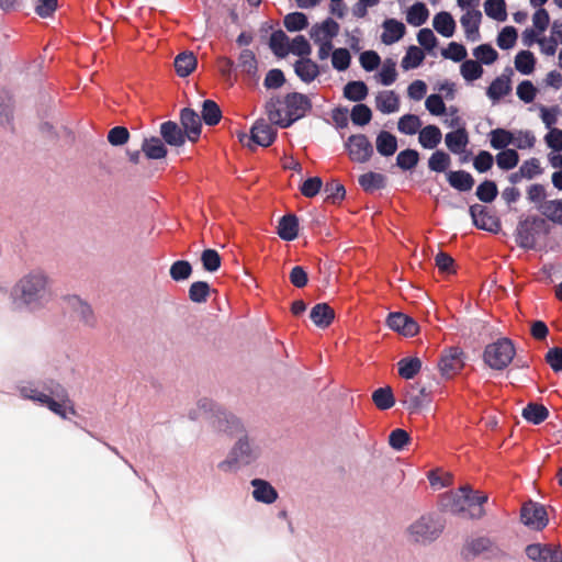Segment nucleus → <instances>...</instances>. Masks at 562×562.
I'll use <instances>...</instances> for the list:
<instances>
[{
	"mask_svg": "<svg viewBox=\"0 0 562 562\" xmlns=\"http://www.w3.org/2000/svg\"><path fill=\"white\" fill-rule=\"evenodd\" d=\"M512 91L510 78L507 76L496 77L486 90V95L493 104L497 103L502 98Z\"/></svg>",
	"mask_w": 562,
	"mask_h": 562,
	"instance_id": "obj_23",
	"label": "nucleus"
},
{
	"mask_svg": "<svg viewBox=\"0 0 562 562\" xmlns=\"http://www.w3.org/2000/svg\"><path fill=\"white\" fill-rule=\"evenodd\" d=\"M269 46L276 56L283 58L290 53V40L283 31L271 34Z\"/></svg>",
	"mask_w": 562,
	"mask_h": 562,
	"instance_id": "obj_38",
	"label": "nucleus"
},
{
	"mask_svg": "<svg viewBox=\"0 0 562 562\" xmlns=\"http://www.w3.org/2000/svg\"><path fill=\"white\" fill-rule=\"evenodd\" d=\"M382 29L381 42L385 45H392L398 42L406 32L404 23L396 19L384 20Z\"/></svg>",
	"mask_w": 562,
	"mask_h": 562,
	"instance_id": "obj_18",
	"label": "nucleus"
},
{
	"mask_svg": "<svg viewBox=\"0 0 562 562\" xmlns=\"http://www.w3.org/2000/svg\"><path fill=\"white\" fill-rule=\"evenodd\" d=\"M434 29L445 37H451L456 31V22L449 12L441 11L432 19Z\"/></svg>",
	"mask_w": 562,
	"mask_h": 562,
	"instance_id": "obj_30",
	"label": "nucleus"
},
{
	"mask_svg": "<svg viewBox=\"0 0 562 562\" xmlns=\"http://www.w3.org/2000/svg\"><path fill=\"white\" fill-rule=\"evenodd\" d=\"M482 20V13L479 10H467L461 16L460 23L464 30L467 40L476 42L480 40V23Z\"/></svg>",
	"mask_w": 562,
	"mask_h": 562,
	"instance_id": "obj_15",
	"label": "nucleus"
},
{
	"mask_svg": "<svg viewBox=\"0 0 562 562\" xmlns=\"http://www.w3.org/2000/svg\"><path fill=\"white\" fill-rule=\"evenodd\" d=\"M463 487L467 495L468 518L479 519L483 517L485 514L483 504L487 502V495L479 492L473 493L470 486Z\"/></svg>",
	"mask_w": 562,
	"mask_h": 562,
	"instance_id": "obj_20",
	"label": "nucleus"
},
{
	"mask_svg": "<svg viewBox=\"0 0 562 562\" xmlns=\"http://www.w3.org/2000/svg\"><path fill=\"white\" fill-rule=\"evenodd\" d=\"M350 117L355 125L363 126L371 121L372 112L368 105L360 103L352 108Z\"/></svg>",
	"mask_w": 562,
	"mask_h": 562,
	"instance_id": "obj_60",
	"label": "nucleus"
},
{
	"mask_svg": "<svg viewBox=\"0 0 562 562\" xmlns=\"http://www.w3.org/2000/svg\"><path fill=\"white\" fill-rule=\"evenodd\" d=\"M299 222L295 215L283 216L278 225V235L283 240H293L297 237Z\"/></svg>",
	"mask_w": 562,
	"mask_h": 562,
	"instance_id": "obj_34",
	"label": "nucleus"
},
{
	"mask_svg": "<svg viewBox=\"0 0 562 562\" xmlns=\"http://www.w3.org/2000/svg\"><path fill=\"white\" fill-rule=\"evenodd\" d=\"M376 150L381 156H392L397 149V139L390 132L382 131L375 139Z\"/></svg>",
	"mask_w": 562,
	"mask_h": 562,
	"instance_id": "obj_33",
	"label": "nucleus"
},
{
	"mask_svg": "<svg viewBox=\"0 0 562 562\" xmlns=\"http://www.w3.org/2000/svg\"><path fill=\"white\" fill-rule=\"evenodd\" d=\"M277 132L272 125L265 120H258L251 127V139L260 146H269L272 144Z\"/></svg>",
	"mask_w": 562,
	"mask_h": 562,
	"instance_id": "obj_19",
	"label": "nucleus"
},
{
	"mask_svg": "<svg viewBox=\"0 0 562 562\" xmlns=\"http://www.w3.org/2000/svg\"><path fill=\"white\" fill-rule=\"evenodd\" d=\"M310 317L317 327L325 328L334 321L335 313L328 304L318 303L312 308Z\"/></svg>",
	"mask_w": 562,
	"mask_h": 562,
	"instance_id": "obj_27",
	"label": "nucleus"
},
{
	"mask_svg": "<svg viewBox=\"0 0 562 562\" xmlns=\"http://www.w3.org/2000/svg\"><path fill=\"white\" fill-rule=\"evenodd\" d=\"M514 356L515 347L507 338L487 345L484 350V361L495 370L505 369L512 362Z\"/></svg>",
	"mask_w": 562,
	"mask_h": 562,
	"instance_id": "obj_6",
	"label": "nucleus"
},
{
	"mask_svg": "<svg viewBox=\"0 0 562 562\" xmlns=\"http://www.w3.org/2000/svg\"><path fill=\"white\" fill-rule=\"evenodd\" d=\"M490 144L493 149L505 150L514 142V132L505 128L492 130L488 134Z\"/></svg>",
	"mask_w": 562,
	"mask_h": 562,
	"instance_id": "obj_32",
	"label": "nucleus"
},
{
	"mask_svg": "<svg viewBox=\"0 0 562 562\" xmlns=\"http://www.w3.org/2000/svg\"><path fill=\"white\" fill-rule=\"evenodd\" d=\"M378 78L383 86L394 83L397 78L396 63L392 59H386L378 74Z\"/></svg>",
	"mask_w": 562,
	"mask_h": 562,
	"instance_id": "obj_56",
	"label": "nucleus"
},
{
	"mask_svg": "<svg viewBox=\"0 0 562 562\" xmlns=\"http://www.w3.org/2000/svg\"><path fill=\"white\" fill-rule=\"evenodd\" d=\"M464 487H460L457 492L450 493L446 497V503L443 506L452 514L461 515L462 517L468 518V506H467V495Z\"/></svg>",
	"mask_w": 562,
	"mask_h": 562,
	"instance_id": "obj_22",
	"label": "nucleus"
},
{
	"mask_svg": "<svg viewBox=\"0 0 562 562\" xmlns=\"http://www.w3.org/2000/svg\"><path fill=\"white\" fill-rule=\"evenodd\" d=\"M470 215L473 224L480 229L495 232L498 228L496 218L488 214L486 209L480 204L470 206Z\"/></svg>",
	"mask_w": 562,
	"mask_h": 562,
	"instance_id": "obj_17",
	"label": "nucleus"
},
{
	"mask_svg": "<svg viewBox=\"0 0 562 562\" xmlns=\"http://www.w3.org/2000/svg\"><path fill=\"white\" fill-rule=\"evenodd\" d=\"M351 55L347 48H336L331 53V66L337 71H345L349 68Z\"/></svg>",
	"mask_w": 562,
	"mask_h": 562,
	"instance_id": "obj_54",
	"label": "nucleus"
},
{
	"mask_svg": "<svg viewBox=\"0 0 562 562\" xmlns=\"http://www.w3.org/2000/svg\"><path fill=\"white\" fill-rule=\"evenodd\" d=\"M536 59L531 52L521 50L515 57V68L521 75H530L535 70Z\"/></svg>",
	"mask_w": 562,
	"mask_h": 562,
	"instance_id": "obj_44",
	"label": "nucleus"
},
{
	"mask_svg": "<svg viewBox=\"0 0 562 562\" xmlns=\"http://www.w3.org/2000/svg\"><path fill=\"white\" fill-rule=\"evenodd\" d=\"M428 16L427 7L423 2H416L408 9L406 20L413 26H420L427 21Z\"/></svg>",
	"mask_w": 562,
	"mask_h": 562,
	"instance_id": "obj_41",
	"label": "nucleus"
},
{
	"mask_svg": "<svg viewBox=\"0 0 562 562\" xmlns=\"http://www.w3.org/2000/svg\"><path fill=\"white\" fill-rule=\"evenodd\" d=\"M441 139V131L436 125H427L419 131V144L426 149L436 148L440 144Z\"/></svg>",
	"mask_w": 562,
	"mask_h": 562,
	"instance_id": "obj_31",
	"label": "nucleus"
},
{
	"mask_svg": "<svg viewBox=\"0 0 562 562\" xmlns=\"http://www.w3.org/2000/svg\"><path fill=\"white\" fill-rule=\"evenodd\" d=\"M386 324L391 329L407 337L415 336L419 330L418 324L412 317L400 312L391 313Z\"/></svg>",
	"mask_w": 562,
	"mask_h": 562,
	"instance_id": "obj_13",
	"label": "nucleus"
},
{
	"mask_svg": "<svg viewBox=\"0 0 562 562\" xmlns=\"http://www.w3.org/2000/svg\"><path fill=\"white\" fill-rule=\"evenodd\" d=\"M169 273L173 281H184L190 278L192 267L189 261L178 260L171 265Z\"/></svg>",
	"mask_w": 562,
	"mask_h": 562,
	"instance_id": "obj_53",
	"label": "nucleus"
},
{
	"mask_svg": "<svg viewBox=\"0 0 562 562\" xmlns=\"http://www.w3.org/2000/svg\"><path fill=\"white\" fill-rule=\"evenodd\" d=\"M450 164V156L442 150H436L428 159V168L435 172L446 171L449 168Z\"/></svg>",
	"mask_w": 562,
	"mask_h": 562,
	"instance_id": "obj_51",
	"label": "nucleus"
},
{
	"mask_svg": "<svg viewBox=\"0 0 562 562\" xmlns=\"http://www.w3.org/2000/svg\"><path fill=\"white\" fill-rule=\"evenodd\" d=\"M420 119L415 114H404L397 122V130L405 135H414L422 127Z\"/></svg>",
	"mask_w": 562,
	"mask_h": 562,
	"instance_id": "obj_43",
	"label": "nucleus"
},
{
	"mask_svg": "<svg viewBox=\"0 0 562 562\" xmlns=\"http://www.w3.org/2000/svg\"><path fill=\"white\" fill-rule=\"evenodd\" d=\"M538 211L549 221L562 225V199L548 200L538 205Z\"/></svg>",
	"mask_w": 562,
	"mask_h": 562,
	"instance_id": "obj_35",
	"label": "nucleus"
},
{
	"mask_svg": "<svg viewBox=\"0 0 562 562\" xmlns=\"http://www.w3.org/2000/svg\"><path fill=\"white\" fill-rule=\"evenodd\" d=\"M375 108L383 114L400 110V97L393 90H383L375 95Z\"/></svg>",
	"mask_w": 562,
	"mask_h": 562,
	"instance_id": "obj_21",
	"label": "nucleus"
},
{
	"mask_svg": "<svg viewBox=\"0 0 562 562\" xmlns=\"http://www.w3.org/2000/svg\"><path fill=\"white\" fill-rule=\"evenodd\" d=\"M372 400L379 409L385 411L391 408L395 401L391 387H380L372 394Z\"/></svg>",
	"mask_w": 562,
	"mask_h": 562,
	"instance_id": "obj_48",
	"label": "nucleus"
},
{
	"mask_svg": "<svg viewBox=\"0 0 562 562\" xmlns=\"http://www.w3.org/2000/svg\"><path fill=\"white\" fill-rule=\"evenodd\" d=\"M294 71L303 82L311 83L318 77L319 67L308 57L301 58L294 64Z\"/></svg>",
	"mask_w": 562,
	"mask_h": 562,
	"instance_id": "obj_25",
	"label": "nucleus"
},
{
	"mask_svg": "<svg viewBox=\"0 0 562 562\" xmlns=\"http://www.w3.org/2000/svg\"><path fill=\"white\" fill-rule=\"evenodd\" d=\"M445 143L451 153H463L469 144V136L465 128L461 127L453 132L447 133L445 136Z\"/></svg>",
	"mask_w": 562,
	"mask_h": 562,
	"instance_id": "obj_26",
	"label": "nucleus"
},
{
	"mask_svg": "<svg viewBox=\"0 0 562 562\" xmlns=\"http://www.w3.org/2000/svg\"><path fill=\"white\" fill-rule=\"evenodd\" d=\"M419 154L415 149L402 150L396 157V165L403 170H411L418 164Z\"/></svg>",
	"mask_w": 562,
	"mask_h": 562,
	"instance_id": "obj_59",
	"label": "nucleus"
},
{
	"mask_svg": "<svg viewBox=\"0 0 562 562\" xmlns=\"http://www.w3.org/2000/svg\"><path fill=\"white\" fill-rule=\"evenodd\" d=\"M52 279L40 267L26 271L11 290L13 304L31 312L44 308L52 299Z\"/></svg>",
	"mask_w": 562,
	"mask_h": 562,
	"instance_id": "obj_1",
	"label": "nucleus"
},
{
	"mask_svg": "<svg viewBox=\"0 0 562 562\" xmlns=\"http://www.w3.org/2000/svg\"><path fill=\"white\" fill-rule=\"evenodd\" d=\"M536 144V136L531 131H516L514 132L513 145L518 149H530Z\"/></svg>",
	"mask_w": 562,
	"mask_h": 562,
	"instance_id": "obj_64",
	"label": "nucleus"
},
{
	"mask_svg": "<svg viewBox=\"0 0 562 562\" xmlns=\"http://www.w3.org/2000/svg\"><path fill=\"white\" fill-rule=\"evenodd\" d=\"M222 117L220 106L212 100H205L202 105V119L206 125H216Z\"/></svg>",
	"mask_w": 562,
	"mask_h": 562,
	"instance_id": "obj_47",
	"label": "nucleus"
},
{
	"mask_svg": "<svg viewBox=\"0 0 562 562\" xmlns=\"http://www.w3.org/2000/svg\"><path fill=\"white\" fill-rule=\"evenodd\" d=\"M262 449L258 440L248 435L241 436L231 449L226 459L217 464L224 473L237 471L240 467L249 465L259 459Z\"/></svg>",
	"mask_w": 562,
	"mask_h": 562,
	"instance_id": "obj_5",
	"label": "nucleus"
},
{
	"mask_svg": "<svg viewBox=\"0 0 562 562\" xmlns=\"http://www.w3.org/2000/svg\"><path fill=\"white\" fill-rule=\"evenodd\" d=\"M290 53L302 58H307L312 53V48L308 41L303 35H297L290 42Z\"/></svg>",
	"mask_w": 562,
	"mask_h": 562,
	"instance_id": "obj_63",
	"label": "nucleus"
},
{
	"mask_svg": "<svg viewBox=\"0 0 562 562\" xmlns=\"http://www.w3.org/2000/svg\"><path fill=\"white\" fill-rule=\"evenodd\" d=\"M460 72L467 81H474L482 77L483 68L479 61L468 59L462 63Z\"/></svg>",
	"mask_w": 562,
	"mask_h": 562,
	"instance_id": "obj_55",
	"label": "nucleus"
},
{
	"mask_svg": "<svg viewBox=\"0 0 562 562\" xmlns=\"http://www.w3.org/2000/svg\"><path fill=\"white\" fill-rule=\"evenodd\" d=\"M345 147L349 158L355 162H367L373 155V146L363 134H356L348 137Z\"/></svg>",
	"mask_w": 562,
	"mask_h": 562,
	"instance_id": "obj_8",
	"label": "nucleus"
},
{
	"mask_svg": "<svg viewBox=\"0 0 562 562\" xmlns=\"http://www.w3.org/2000/svg\"><path fill=\"white\" fill-rule=\"evenodd\" d=\"M308 25L307 18L302 12L289 13L284 18V26L290 32H297L306 29Z\"/></svg>",
	"mask_w": 562,
	"mask_h": 562,
	"instance_id": "obj_57",
	"label": "nucleus"
},
{
	"mask_svg": "<svg viewBox=\"0 0 562 562\" xmlns=\"http://www.w3.org/2000/svg\"><path fill=\"white\" fill-rule=\"evenodd\" d=\"M448 182L449 184L462 192L470 191L474 184V179L471 173L459 170V171H450L448 173Z\"/></svg>",
	"mask_w": 562,
	"mask_h": 562,
	"instance_id": "obj_37",
	"label": "nucleus"
},
{
	"mask_svg": "<svg viewBox=\"0 0 562 562\" xmlns=\"http://www.w3.org/2000/svg\"><path fill=\"white\" fill-rule=\"evenodd\" d=\"M180 119L186 136L189 140L195 142L201 134V117L195 111L186 108L181 111Z\"/></svg>",
	"mask_w": 562,
	"mask_h": 562,
	"instance_id": "obj_16",
	"label": "nucleus"
},
{
	"mask_svg": "<svg viewBox=\"0 0 562 562\" xmlns=\"http://www.w3.org/2000/svg\"><path fill=\"white\" fill-rule=\"evenodd\" d=\"M484 10L487 16L503 22L507 18L506 4L504 0H486Z\"/></svg>",
	"mask_w": 562,
	"mask_h": 562,
	"instance_id": "obj_49",
	"label": "nucleus"
},
{
	"mask_svg": "<svg viewBox=\"0 0 562 562\" xmlns=\"http://www.w3.org/2000/svg\"><path fill=\"white\" fill-rule=\"evenodd\" d=\"M20 394L23 398L31 400L40 405L46 406L50 412L68 418V415H75V408L66 389L56 382H49L40 390L34 384H26L20 387Z\"/></svg>",
	"mask_w": 562,
	"mask_h": 562,
	"instance_id": "obj_3",
	"label": "nucleus"
},
{
	"mask_svg": "<svg viewBox=\"0 0 562 562\" xmlns=\"http://www.w3.org/2000/svg\"><path fill=\"white\" fill-rule=\"evenodd\" d=\"M554 546L532 543L527 546L526 554L532 561L553 562Z\"/></svg>",
	"mask_w": 562,
	"mask_h": 562,
	"instance_id": "obj_29",
	"label": "nucleus"
},
{
	"mask_svg": "<svg viewBox=\"0 0 562 562\" xmlns=\"http://www.w3.org/2000/svg\"><path fill=\"white\" fill-rule=\"evenodd\" d=\"M142 150L149 159H161L167 155V149L164 143L157 137L144 139Z\"/></svg>",
	"mask_w": 562,
	"mask_h": 562,
	"instance_id": "obj_39",
	"label": "nucleus"
},
{
	"mask_svg": "<svg viewBox=\"0 0 562 562\" xmlns=\"http://www.w3.org/2000/svg\"><path fill=\"white\" fill-rule=\"evenodd\" d=\"M189 417L192 420L206 418L218 431L227 432L229 435H236L244 430V426L239 418L226 412L209 398H201L196 403V407L189 412Z\"/></svg>",
	"mask_w": 562,
	"mask_h": 562,
	"instance_id": "obj_4",
	"label": "nucleus"
},
{
	"mask_svg": "<svg viewBox=\"0 0 562 562\" xmlns=\"http://www.w3.org/2000/svg\"><path fill=\"white\" fill-rule=\"evenodd\" d=\"M385 178L381 173L376 172H367L359 177V184L366 191H374L384 186Z\"/></svg>",
	"mask_w": 562,
	"mask_h": 562,
	"instance_id": "obj_52",
	"label": "nucleus"
},
{
	"mask_svg": "<svg viewBox=\"0 0 562 562\" xmlns=\"http://www.w3.org/2000/svg\"><path fill=\"white\" fill-rule=\"evenodd\" d=\"M250 485L252 487L251 495L258 503L271 505L279 497L277 490L266 480L254 479L250 481Z\"/></svg>",
	"mask_w": 562,
	"mask_h": 562,
	"instance_id": "obj_14",
	"label": "nucleus"
},
{
	"mask_svg": "<svg viewBox=\"0 0 562 562\" xmlns=\"http://www.w3.org/2000/svg\"><path fill=\"white\" fill-rule=\"evenodd\" d=\"M520 517L522 524L533 530H541L548 525L546 508L535 502H528L522 506Z\"/></svg>",
	"mask_w": 562,
	"mask_h": 562,
	"instance_id": "obj_9",
	"label": "nucleus"
},
{
	"mask_svg": "<svg viewBox=\"0 0 562 562\" xmlns=\"http://www.w3.org/2000/svg\"><path fill=\"white\" fill-rule=\"evenodd\" d=\"M439 370L446 378H451L457 374L464 366L463 352L457 348L451 347L441 356L439 361Z\"/></svg>",
	"mask_w": 562,
	"mask_h": 562,
	"instance_id": "obj_11",
	"label": "nucleus"
},
{
	"mask_svg": "<svg viewBox=\"0 0 562 562\" xmlns=\"http://www.w3.org/2000/svg\"><path fill=\"white\" fill-rule=\"evenodd\" d=\"M368 95V87L363 81H350L344 88V97L350 101L360 102Z\"/></svg>",
	"mask_w": 562,
	"mask_h": 562,
	"instance_id": "obj_40",
	"label": "nucleus"
},
{
	"mask_svg": "<svg viewBox=\"0 0 562 562\" xmlns=\"http://www.w3.org/2000/svg\"><path fill=\"white\" fill-rule=\"evenodd\" d=\"M473 55L484 65L493 64L498 57L497 52L488 44H482L475 47L473 49Z\"/></svg>",
	"mask_w": 562,
	"mask_h": 562,
	"instance_id": "obj_61",
	"label": "nucleus"
},
{
	"mask_svg": "<svg viewBox=\"0 0 562 562\" xmlns=\"http://www.w3.org/2000/svg\"><path fill=\"white\" fill-rule=\"evenodd\" d=\"M548 409L539 404H528L522 409V417L535 425L542 423L548 417Z\"/></svg>",
	"mask_w": 562,
	"mask_h": 562,
	"instance_id": "obj_46",
	"label": "nucleus"
},
{
	"mask_svg": "<svg viewBox=\"0 0 562 562\" xmlns=\"http://www.w3.org/2000/svg\"><path fill=\"white\" fill-rule=\"evenodd\" d=\"M339 24L331 18H327L321 23L314 24L310 30V36L314 44L331 43L338 35Z\"/></svg>",
	"mask_w": 562,
	"mask_h": 562,
	"instance_id": "obj_12",
	"label": "nucleus"
},
{
	"mask_svg": "<svg viewBox=\"0 0 562 562\" xmlns=\"http://www.w3.org/2000/svg\"><path fill=\"white\" fill-rule=\"evenodd\" d=\"M540 119L548 130L554 128L553 126L558 123L559 116L562 114V110L559 105L547 108L541 105L539 108Z\"/></svg>",
	"mask_w": 562,
	"mask_h": 562,
	"instance_id": "obj_58",
	"label": "nucleus"
},
{
	"mask_svg": "<svg viewBox=\"0 0 562 562\" xmlns=\"http://www.w3.org/2000/svg\"><path fill=\"white\" fill-rule=\"evenodd\" d=\"M311 109L310 98L299 92L288 93L283 99L271 98L266 104L270 122L282 128L304 117Z\"/></svg>",
	"mask_w": 562,
	"mask_h": 562,
	"instance_id": "obj_2",
	"label": "nucleus"
},
{
	"mask_svg": "<svg viewBox=\"0 0 562 562\" xmlns=\"http://www.w3.org/2000/svg\"><path fill=\"white\" fill-rule=\"evenodd\" d=\"M519 162V155L515 149L501 150L496 155V164L502 170H512Z\"/></svg>",
	"mask_w": 562,
	"mask_h": 562,
	"instance_id": "obj_50",
	"label": "nucleus"
},
{
	"mask_svg": "<svg viewBox=\"0 0 562 562\" xmlns=\"http://www.w3.org/2000/svg\"><path fill=\"white\" fill-rule=\"evenodd\" d=\"M426 390L419 384H409L404 391V403L413 409L422 407L426 403Z\"/></svg>",
	"mask_w": 562,
	"mask_h": 562,
	"instance_id": "obj_28",
	"label": "nucleus"
},
{
	"mask_svg": "<svg viewBox=\"0 0 562 562\" xmlns=\"http://www.w3.org/2000/svg\"><path fill=\"white\" fill-rule=\"evenodd\" d=\"M398 374L404 379H413L422 368V361L418 358H404L398 361Z\"/></svg>",
	"mask_w": 562,
	"mask_h": 562,
	"instance_id": "obj_45",
	"label": "nucleus"
},
{
	"mask_svg": "<svg viewBox=\"0 0 562 562\" xmlns=\"http://www.w3.org/2000/svg\"><path fill=\"white\" fill-rule=\"evenodd\" d=\"M425 59L424 52L417 46H409L402 59L401 66L404 70L419 67Z\"/></svg>",
	"mask_w": 562,
	"mask_h": 562,
	"instance_id": "obj_42",
	"label": "nucleus"
},
{
	"mask_svg": "<svg viewBox=\"0 0 562 562\" xmlns=\"http://www.w3.org/2000/svg\"><path fill=\"white\" fill-rule=\"evenodd\" d=\"M66 308L71 312L83 325L93 326L95 317L91 306L78 295L64 297Z\"/></svg>",
	"mask_w": 562,
	"mask_h": 562,
	"instance_id": "obj_10",
	"label": "nucleus"
},
{
	"mask_svg": "<svg viewBox=\"0 0 562 562\" xmlns=\"http://www.w3.org/2000/svg\"><path fill=\"white\" fill-rule=\"evenodd\" d=\"M442 525L431 515H424L409 525L407 533L414 542L428 543L439 537Z\"/></svg>",
	"mask_w": 562,
	"mask_h": 562,
	"instance_id": "obj_7",
	"label": "nucleus"
},
{
	"mask_svg": "<svg viewBox=\"0 0 562 562\" xmlns=\"http://www.w3.org/2000/svg\"><path fill=\"white\" fill-rule=\"evenodd\" d=\"M210 286L204 281H196L190 285L189 297L192 302L203 303L207 300Z\"/></svg>",
	"mask_w": 562,
	"mask_h": 562,
	"instance_id": "obj_62",
	"label": "nucleus"
},
{
	"mask_svg": "<svg viewBox=\"0 0 562 562\" xmlns=\"http://www.w3.org/2000/svg\"><path fill=\"white\" fill-rule=\"evenodd\" d=\"M160 135L168 145L176 147L182 146L187 137L178 124L172 121L160 125Z\"/></svg>",
	"mask_w": 562,
	"mask_h": 562,
	"instance_id": "obj_24",
	"label": "nucleus"
},
{
	"mask_svg": "<svg viewBox=\"0 0 562 562\" xmlns=\"http://www.w3.org/2000/svg\"><path fill=\"white\" fill-rule=\"evenodd\" d=\"M196 67V57L191 52H183L175 58V69L178 76L187 77Z\"/></svg>",
	"mask_w": 562,
	"mask_h": 562,
	"instance_id": "obj_36",
	"label": "nucleus"
}]
</instances>
